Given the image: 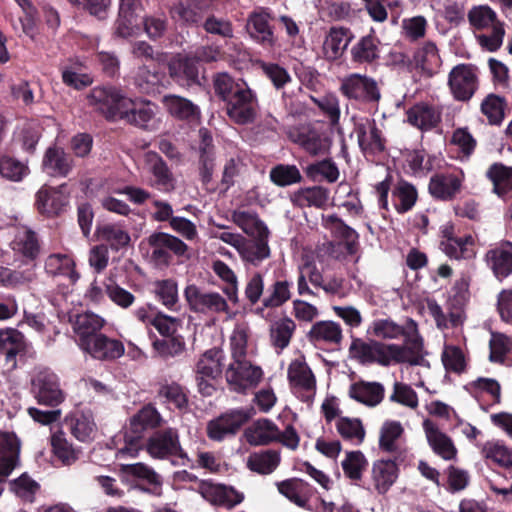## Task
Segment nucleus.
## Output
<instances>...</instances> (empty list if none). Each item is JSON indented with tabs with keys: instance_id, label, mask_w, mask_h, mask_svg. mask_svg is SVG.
I'll return each mask as SVG.
<instances>
[{
	"instance_id": "obj_3",
	"label": "nucleus",
	"mask_w": 512,
	"mask_h": 512,
	"mask_svg": "<svg viewBox=\"0 0 512 512\" xmlns=\"http://www.w3.org/2000/svg\"><path fill=\"white\" fill-rule=\"evenodd\" d=\"M215 95L224 102L229 119L237 125L253 124L258 116L259 100L256 92L243 79L235 80L227 72L213 76Z\"/></svg>"
},
{
	"instance_id": "obj_4",
	"label": "nucleus",
	"mask_w": 512,
	"mask_h": 512,
	"mask_svg": "<svg viewBox=\"0 0 512 512\" xmlns=\"http://www.w3.org/2000/svg\"><path fill=\"white\" fill-rule=\"evenodd\" d=\"M232 358L226 369V381L231 390L238 393H245L246 390L256 387L260 382L263 372L259 366H254L246 360V341L242 343H231Z\"/></svg>"
},
{
	"instance_id": "obj_29",
	"label": "nucleus",
	"mask_w": 512,
	"mask_h": 512,
	"mask_svg": "<svg viewBox=\"0 0 512 512\" xmlns=\"http://www.w3.org/2000/svg\"><path fill=\"white\" fill-rule=\"evenodd\" d=\"M94 236L101 245H107L108 250L115 252L128 247L131 241L128 231L116 223L98 224Z\"/></svg>"
},
{
	"instance_id": "obj_27",
	"label": "nucleus",
	"mask_w": 512,
	"mask_h": 512,
	"mask_svg": "<svg viewBox=\"0 0 512 512\" xmlns=\"http://www.w3.org/2000/svg\"><path fill=\"white\" fill-rule=\"evenodd\" d=\"M423 429L426 434L428 444L433 452L444 460H453L457 456V448L452 439L442 432L435 423L426 419L423 421Z\"/></svg>"
},
{
	"instance_id": "obj_36",
	"label": "nucleus",
	"mask_w": 512,
	"mask_h": 512,
	"mask_svg": "<svg viewBox=\"0 0 512 512\" xmlns=\"http://www.w3.org/2000/svg\"><path fill=\"white\" fill-rule=\"evenodd\" d=\"M45 272L52 277H64L69 285L79 279L74 260L66 254H51L45 260Z\"/></svg>"
},
{
	"instance_id": "obj_40",
	"label": "nucleus",
	"mask_w": 512,
	"mask_h": 512,
	"mask_svg": "<svg viewBox=\"0 0 512 512\" xmlns=\"http://www.w3.org/2000/svg\"><path fill=\"white\" fill-rule=\"evenodd\" d=\"M82 63L77 58H68L59 65L62 82L71 88L81 90L92 83L88 74L81 73Z\"/></svg>"
},
{
	"instance_id": "obj_47",
	"label": "nucleus",
	"mask_w": 512,
	"mask_h": 512,
	"mask_svg": "<svg viewBox=\"0 0 512 512\" xmlns=\"http://www.w3.org/2000/svg\"><path fill=\"white\" fill-rule=\"evenodd\" d=\"M307 178L313 182L325 180L328 183H335L339 178V169L331 158L310 163L304 168Z\"/></svg>"
},
{
	"instance_id": "obj_61",
	"label": "nucleus",
	"mask_w": 512,
	"mask_h": 512,
	"mask_svg": "<svg viewBox=\"0 0 512 512\" xmlns=\"http://www.w3.org/2000/svg\"><path fill=\"white\" fill-rule=\"evenodd\" d=\"M150 246L164 248L168 253L171 252L177 257H183L187 254L188 246L180 238L165 232H155L148 238Z\"/></svg>"
},
{
	"instance_id": "obj_1",
	"label": "nucleus",
	"mask_w": 512,
	"mask_h": 512,
	"mask_svg": "<svg viewBox=\"0 0 512 512\" xmlns=\"http://www.w3.org/2000/svg\"><path fill=\"white\" fill-rule=\"evenodd\" d=\"M88 99L94 110L110 122L124 120L130 125L147 128L155 115L150 102L135 101L114 86L94 87Z\"/></svg>"
},
{
	"instance_id": "obj_2",
	"label": "nucleus",
	"mask_w": 512,
	"mask_h": 512,
	"mask_svg": "<svg viewBox=\"0 0 512 512\" xmlns=\"http://www.w3.org/2000/svg\"><path fill=\"white\" fill-rule=\"evenodd\" d=\"M424 343L419 339L411 341V345L385 343L379 340L364 341L352 337L349 347L350 357L362 365L377 364L389 367L396 364L418 366L422 364Z\"/></svg>"
},
{
	"instance_id": "obj_30",
	"label": "nucleus",
	"mask_w": 512,
	"mask_h": 512,
	"mask_svg": "<svg viewBox=\"0 0 512 512\" xmlns=\"http://www.w3.org/2000/svg\"><path fill=\"white\" fill-rule=\"evenodd\" d=\"M149 172L153 176L151 186L157 190L170 193L175 189L176 180L164 159L157 153L148 156Z\"/></svg>"
},
{
	"instance_id": "obj_5",
	"label": "nucleus",
	"mask_w": 512,
	"mask_h": 512,
	"mask_svg": "<svg viewBox=\"0 0 512 512\" xmlns=\"http://www.w3.org/2000/svg\"><path fill=\"white\" fill-rule=\"evenodd\" d=\"M163 422V417L154 405H144L130 418L129 428L124 435L125 445L121 451L136 457L143 449L146 433L161 427Z\"/></svg>"
},
{
	"instance_id": "obj_13",
	"label": "nucleus",
	"mask_w": 512,
	"mask_h": 512,
	"mask_svg": "<svg viewBox=\"0 0 512 512\" xmlns=\"http://www.w3.org/2000/svg\"><path fill=\"white\" fill-rule=\"evenodd\" d=\"M198 493L214 506L232 509L244 501V494L232 486L216 484L209 480H200Z\"/></svg>"
},
{
	"instance_id": "obj_19",
	"label": "nucleus",
	"mask_w": 512,
	"mask_h": 512,
	"mask_svg": "<svg viewBox=\"0 0 512 512\" xmlns=\"http://www.w3.org/2000/svg\"><path fill=\"white\" fill-rule=\"evenodd\" d=\"M462 186L463 176L451 172H440L431 176L428 191L435 200L448 202L457 197Z\"/></svg>"
},
{
	"instance_id": "obj_18",
	"label": "nucleus",
	"mask_w": 512,
	"mask_h": 512,
	"mask_svg": "<svg viewBox=\"0 0 512 512\" xmlns=\"http://www.w3.org/2000/svg\"><path fill=\"white\" fill-rule=\"evenodd\" d=\"M441 248L451 259H472L475 257V241L472 235L455 236L454 226L448 224L442 229Z\"/></svg>"
},
{
	"instance_id": "obj_17",
	"label": "nucleus",
	"mask_w": 512,
	"mask_h": 512,
	"mask_svg": "<svg viewBox=\"0 0 512 512\" xmlns=\"http://www.w3.org/2000/svg\"><path fill=\"white\" fill-rule=\"evenodd\" d=\"M485 262L499 281L512 275V242L501 240L490 245L485 253Z\"/></svg>"
},
{
	"instance_id": "obj_41",
	"label": "nucleus",
	"mask_w": 512,
	"mask_h": 512,
	"mask_svg": "<svg viewBox=\"0 0 512 512\" xmlns=\"http://www.w3.org/2000/svg\"><path fill=\"white\" fill-rule=\"evenodd\" d=\"M169 73L172 79L181 86L198 84V67L195 60L190 57L180 58L169 64Z\"/></svg>"
},
{
	"instance_id": "obj_14",
	"label": "nucleus",
	"mask_w": 512,
	"mask_h": 512,
	"mask_svg": "<svg viewBox=\"0 0 512 512\" xmlns=\"http://www.w3.org/2000/svg\"><path fill=\"white\" fill-rule=\"evenodd\" d=\"M32 392L41 405L56 407L64 401V393L60 389L56 374L41 371L32 380Z\"/></svg>"
},
{
	"instance_id": "obj_49",
	"label": "nucleus",
	"mask_w": 512,
	"mask_h": 512,
	"mask_svg": "<svg viewBox=\"0 0 512 512\" xmlns=\"http://www.w3.org/2000/svg\"><path fill=\"white\" fill-rule=\"evenodd\" d=\"M507 106L505 97L490 93L482 100L480 110L490 125L500 126L505 119Z\"/></svg>"
},
{
	"instance_id": "obj_42",
	"label": "nucleus",
	"mask_w": 512,
	"mask_h": 512,
	"mask_svg": "<svg viewBox=\"0 0 512 512\" xmlns=\"http://www.w3.org/2000/svg\"><path fill=\"white\" fill-rule=\"evenodd\" d=\"M214 146L212 137L204 135L199 150V176L203 187L207 191H214V187H210L214 171Z\"/></svg>"
},
{
	"instance_id": "obj_37",
	"label": "nucleus",
	"mask_w": 512,
	"mask_h": 512,
	"mask_svg": "<svg viewBox=\"0 0 512 512\" xmlns=\"http://www.w3.org/2000/svg\"><path fill=\"white\" fill-rule=\"evenodd\" d=\"M323 220L327 229H330L336 237L344 240L346 252L349 255L356 254L359 248V234L336 214L328 215Z\"/></svg>"
},
{
	"instance_id": "obj_33",
	"label": "nucleus",
	"mask_w": 512,
	"mask_h": 512,
	"mask_svg": "<svg viewBox=\"0 0 512 512\" xmlns=\"http://www.w3.org/2000/svg\"><path fill=\"white\" fill-rule=\"evenodd\" d=\"M307 338L315 347L322 344L340 345L343 339L342 328L333 321H318L312 325Z\"/></svg>"
},
{
	"instance_id": "obj_54",
	"label": "nucleus",
	"mask_w": 512,
	"mask_h": 512,
	"mask_svg": "<svg viewBox=\"0 0 512 512\" xmlns=\"http://www.w3.org/2000/svg\"><path fill=\"white\" fill-rule=\"evenodd\" d=\"M292 283L286 279L274 281L266 290L262 304L267 308H278L291 299Z\"/></svg>"
},
{
	"instance_id": "obj_48",
	"label": "nucleus",
	"mask_w": 512,
	"mask_h": 512,
	"mask_svg": "<svg viewBox=\"0 0 512 512\" xmlns=\"http://www.w3.org/2000/svg\"><path fill=\"white\" fill-rule=\"evenodd\" d=\"M417 67L429 76L435 74L441 65L437 46L432 41L425 42L414 54Z\"/></svg>"
},
{
	"instance_id": "obj_51",
	"label": "nucleus",
	"mask_w": 512,
	"mask_h": 512,
	"mask_svg": "<svg viewBox=\"0 0 512 512\" xmlns=\"http://www.w3.org/2000/svg\"><path fill=\"white\" fill-rule=\"evenodd\" d=\"M379 43L378 38L371 34L362 37L351 49L352 60L359 64L373 63L379 59Z\"/></svg>"
},
{
	"instance_id": "obj_10",
	"label": "nucleus",
	"mask_w": 512,
	"mask_h": 512,
	"mask_svg": "<svg viewBox=\"0 0 512 512\" xmlns=\"http://www.w3.org/2000/svg\"><path fill=\"white\" fill-rule=\"evenodd\" d=\"M184 297L189 309L195 313H230L227 300L218 292H207L195 284L186 286Z\"/></svg>"
},
{
	"instance_id": "obj_31",
	"label": "nucleus",
	"mask_w": 512,
	"mask_h": 512,
	"mask_svg": "<svg viewBox=\"0 0 512 512\" xmlns=\"http://www.w3.org/2000/svg\"><path fill=\"white\" fill-rule=\"evenodd\" d=\"M244 436L252 446L269 445L276 442L279 436V428L273 421L260 418L246 428Z\"/></svg>"
},
{
	"instance_id": "obj_6",
	"label": "nucleus",
	"mask_w": 512,
	"mask_h": 512,
	"mask_svg": "<svg viewBox=\"0 0 512 512\" xmlns=\"http://www.w3.org/2000/svg\"><path fill=\"white\" fill-rule=\"evenodd\" d=\"M143 449L154 459L171 460L173 465L178 464L174 459H181V464L189 462V457L181 446L179 431L173 427H166L151 434L144 440Z\"/></svg>"
},
{
	"instance_id": "obj_64",
	"label": "nucleus",
	"mask_w": 512,
	"mask_h": 512,
	"mask_svg": "<svg viewBox=\"0 0 512 512\" xmlns=\"http://www.w3.org/2000/svg\"><path fill=\"white\" fill-rule=\"evenodd\" d=\"M483 456L504 468H512V450L500 441H488L482 447Z\"/></svg>"
},
{
	"instance_id": "obj_12",
	"label": "nucleus",
	"mask_w": 512,
	"mask_h": 512,
	"mask_svg": "<svg viewBox=\"0 0 512 512\" xmlns=\"http://www.w3.org/2000/svg\"><path fill=\"white\" fill-rule=\"evenodd\" d=\"M271 19L269 12L264 8H259L248 15L245 25L249 37L266 49L274 47L277 41L274 27L270 24Z\"/></svg>"
},
{
	"instance_id": "obj_59",
	"label": "nucleus",
	"mask_w": 512,
	"mask_h": 512,
	"mask_svg": "<svg viewBox=\"0 0 512 512\" xmlns=\"http://www.w3.org/2000/svg\"><path fill=\"white\" fill-rule=\"evenodd\" d=\"M295 330L296 324L289 317H284L276 321L270 329V339L272 345L276 349H279V351H282L289 346Z\"/></svg>"
},
{
	"instance_id": "obj_45",
	"label": "nucleus",
	"mask_w": 512,
	"mask_h": 512,
	"mask_svg": "<svg viewBox=\"0 0 512 512\" xmlns=\"http://www.w3.org/2000/svg\"><path fill=\"white\" fill-rule=\"evenodd\" d=\"M162 103L169 114L179 120H194L200 115V109L196 104L178 95H165Z\"/></svg>"
},
{
	"instance_id": "obj_16",
	"label": "nucleus",
	"mask_w": 512,
	"mask_h": 512,
	"mask_svg": "<svg viewBox=\"0 0 512 512\" xmlns=\"http://www.w3.org/2000/svg\"><path fill=\"white\" fill-rule=\"evenodd\" d=\"M288 380L293 388L300 390L302 402H313L316 394V378L311 368L304 361L294 360L288 367Z\"/></svg>"
},
{
	"instance_id": "obj_58",
	"label": "nucleus",
	"mask_w": 512,
	"mask_h": 512,
	"mask_svg": "<svg viewBox=\"0 0 512 512\" xmlns=\"http://www.w3.org/2000/svg\"><path fill=\"white\" fill-rule=\"evenodd\" d=\"M336 429L343 440L356 445H360L365 439L366 432L359 418L339 417Z\"/></svg>"
},
{
	"instance_id": "obj_22",
	"label": "nucleus",
	"mask_w": 512,
	"mask_h": 512,
	"mask_svg": "<svg viewBox=\"0 0 512 512\" xmlns=\"http://www.w3.org/2000/svg\"><path fill=\"white\" fill-rule=\"evenodd\" d=\"M82 351L95 360L115 361L124 355L125 347L119 339L109 337L101 332L88 342Z\"/></svg>"
},
{
	"instance_id": "obj_38",
	"label": "nucleus",
	"mask_w": 512,
	"mask_h": 512,
	"mask_svg": "<svg viewBox=\"0 0 512 512\" xmlns=\"http://www.w3.org/2000/svg\"><path fill=\"white\" fill-rule=\"evenodd\" d=\"M290 199L295 207L323 208L329 199V190L323 186L304 187L293 192Z\"/></svg>"
},
{
	"instance_id": "obj_63",
	"label": "nucleus",
	"mask_w": 512,
	"mask_h": 512,
	"mask_svg": "<svg viewBox=\"0 0 512 512\" xmlns=\"http://www.w3.org/2000/svg\"><path fill=\"white\" fill-rule=\"evenodd\" d=\"M341 465L347 478L352 481H359L362 479L363 472L367 469L368 460L359 450L348 451Z\"/></svg>"
},
{
	"instance_id": "obj_23",
	"label": "nucleus",
	"mask_w": 512,
	"mask_h": 512,
	"mask_svg": "<svg viewBox=\"0 0 512 512\" xmlns=\"http://www.w3.org/2000/svg\"><path fill=\"white\" fill-rule=\"evenodd\" d=\"M398 460L399 456H394L393 459H378L373 462L371 479L377 494L385 495L398 479Z\"/></svg>"
},
{
	"instance_id": "obj_28",
	"label": "nucleus",
	"mask_w": 512,
	"mask_h": 512,
	"mask_svg": "<svg viewBox=\"0 0 512 512\" xmlns=\"http://www.w3.org/2000/svg\"><path fill=\"white\" fill-rule=\"evenodd\" d=\"M74 166L73 158L58 146L49 147L43 156L42 168L52 177H67Z\"/></svg>"
},
{
	"instance_id": "obj_35",
	"label": "nucleus",
	"mask_w": 512,
	"mask_h": 512,
	"mask_svg": "<svg viewBox=\"0 0 512 512\" xmlns=\"http://www.w3.org/2000/svg\"><path fill=\"white\" fill-rule=\"evenodd\" d=\"M280 494L301 508H305L313 495V487L299 478L286 479L276 483Z\"/></svg>"
},
{
	"instance_id": "obj_60",
	"label": "nucleus",
	"mask_w": 512,
	"mask_h": 512,
	"mask_svg": "<svg viewBox=\"0 0 512 512\" xmlns=\"http://www.w3.org/2000/svg\"><path fill=\"white\" fill-rule=\"evenodd\" d=\"M213 272L226 283V286L223 288L224 294L228 297V299L237 304L238 299V280L234 271L222 260H216L212 264Z\"/></svg>"
},
{
	"instance_id": "obj_21",
	"label": "nucleus",
	"mask_w": 512,
	"mask_h": 512,
	"mask_svg": "<svg viewBox=\"0 0 512 512\" xmlns=\"http://www.w3.org/2000/svg\"><path fill=\"white\" fill-rule=\"evenodd\" d=\"M355 131L359 148L365 155L376 156L385 152L387 141L375 120L357 124Z\"/></svg>"
},
{
	"instance_id": "obj_50",
	"label": "nucleus",
	"mask_w": 512,
	"mask_h": 512,
	"mask_svg": "<svg viewBox=\"0 0 512 512\" xmlns=\"http://www.w3.org/2000/svg\"><path fill=\"white\" fill-rule=\"evenodd\" d=\"M11 245L14 251L21 253L30 260H34L40 251L37 234L28 227H22L18 230Z\"/></svg>"
},
{
	"instance_id": "obj_24",
	"label": "nucleus",
	"mask_w": 512,
	"mask_h": 512,
	"mask_svg": "<svg viewBox=\"0 0 512 512\" xmlns=\"http://www.w3.org/2000/svg\"><path fill=\"white\" fill-rule=\"evenodd\" d=\"M29 344L22 332L15 328L0 329V354L5 355L6 364L17 367V356H25Z\"/></svg>"
},
{
	"instance_id": "obj_9",
	"label": "nucleus",
	"mask_w": 512,
	"mask_h": 512,
	"mask_svg": "<svg viewBox=\"0 0 512 512\" xmlns=\"http://www.w3.org/2000/svg\"><path fill=\"white\" fill-rule=\"evenodd\" d=\"M339 91L349 100L364 104L378 105L381 92L375 79L352 73L341 80Z\"/></svg>"
},
{
	"instance_id": "obj_11",
	"label": "nucleus",
	"mask_w": 512,
	"mask_h": 512,
	"mask_svg": "<svg viewBox=\"0 0 512 512\" xmlns=\"http://www.w3.org/2000/svg\"><path fill=\"white\" fill-rule=\"evenodd\" d=\"M367 332L377 338L386 340L403 337V345H411V341L414 339H419L423 343V338L418 331L417 322L412 318H407L404 326L397 324L390 318L375 319Z\"/></svg>"
},
{
	"instance_id": "obj_55",
	"label": "nucleus",
	"mask_w": 512,
	"mask_h": 512,
	"mask_svg": "<svg viewBox=\"0 0 512 512\" xmlns=\"http://www.w3.org/2000/svg\"><path fill=\"white\" fill-rule=\"evenodd\" d=\"M404 429L398 421H386L380 430L379 448L383 452L398 454L400 457V448L397 440L402 436Z\"/></svg>"
},
{
	"instance_id": "obj_25",
	"label": "nucleus",
	"mask_w": 512,
	"mask_h": 512,
	"mask_svg": "<svg viewBox=\"0 0 512 512\" xmlns=\"http://www.w3.org/2000/svg\"><path fill=\"white\" fill-rule=\"evenodd\" d=\"M407 121L421 131H429L441 123L442 110L440 107L427 102L412 105L406 111Z\"/></svg>"
},
{
	"instance_id": "obj_62",
	"label": "nucleus",
	"mask_w": 512,
	"mask_h": 512,
	"mask_svg": "<svg viewBox=\"0 0 512 512\" xmlns=\"http://www.w3.org/2000/svg\"><path fill=\"white\" fill-rule=\"evenodd\" d=\"M30 173L27 163L12 156L3 155L0 157V175L12 182H20Z\"/></svg>"
},
{
	"instance_id": "obj_43",
	"label": "nucleus",
	"mask_w": 512,
	"mask_h": 512,
	"mask_svg": "<svg viewBox=\"0 0 512 512\" xmlns=\"http://www.w3.org/2000/svg\"><path fill=\"white\" fill-rule=\"evenodd\" d=\"M280 462L279 451L266 449L251 453L247 458V467L260 475H269L277 469Z\"/></svg>"
},
{
	"instance_id": "obj_34",
	"label": "nucleus",
	"mask_w": 512,
	"mask_h": 512,
	"mask_svg": "<svg viewBox=\"0 0 512 512\" xmlns=\"http://www.w3.org/2000/svg\"><path fill=\"white\" fill-rule=\"evenodd\" d=\"M104 320L93 313H83L76 316L73 330L78 337V345L82 350L88 342L101 333Z\"/></svg>"
},
{
	"instance_id": "obj_7",
	"label": "nucleus",
	"mask_w": 512,
	"mask_h": 512,
	"mask_svg": "<svg viewBox=\"0 0 512 512\" xmlns=\"http://www.w3.org/2000/svg\"><path fill=\"white\" fill-rule=\"evenodd\" d=\"M255 414L252 406L230 409L207 423V436L213 441H223L226 437L235 436Z\"/></svg>"
},
{
	"instance_id": "obj_53",
	"label": "nucleus",
	"mask_w": 512,
	"mask_h": 512,
	"mask_svg": "<svg viewBox=\"0 0 512 512\" xmlns=\"http://www.w3.org/2000/svg\"><path fill=\"white\" fill-rule=\"evenodd\" d=\"M392 196L398 200V202L394 203L395 210L399 214H404L414 207L418 198V192L413 184L401 179L392 190Z\"/></svg>"
},
{
	"instance_id": "obj_26",
	"label": "nucleus",
	"mask_w": 512,
	"mask_h": 512,
	"mask_svg": "<svg viewBox=\"0 0 512 512\" xmlns=\"http://www.w3.org/2000/svg\"><path fill=\"white\" fill-rule=\"evenodd\" d=\"M492 183V192L503 201H512V166L502 162L492 163L485 172Z\"/></svg>"
},
{
	"instance_id": "obj_46",
	"label": "nucleus",
	"mask_w": 512,
	"mask_h": 512,
	"mask_svg": "<svg viewBox=\"0 0 512 512\" xmlns=\"http://www.w3.org/2000/svg\"><path fill=\"white\" fill-rule=\"evenodd\" d=\"M153 350L162 358H174L182 354L186 348L185 339L181 334L159 338L154 332H149Z\"/></svg>"
},
{
	"instance_id": "obj_52",
	"label": "nucleus",
	"mask_w": 512,
	"mask_h": 512,
	"mask_svg": "<svg viewBox=\"0 0 512 512\" xmlns=\"http://www.w3.org/2000/svg\"><path fill=\"white\" fill-rule=\"evenodd\" d=\"M51 447L54 456L63 465H72L79 458V451L67 440L62 430H57L51 435Z\"/></svg>"
},
{
	"instance_id": "obj_32",
	"label": "nucleus",
	"mask_w": 512,
	"mask_h": 512,
	"mask_svg": "<svg viewBox=\"0 0 512 512\" xmlns=\"http://www.w3.org/2000/svg\"><path fill=\"white\" fill-rule=\"evenodd\" d=\"M384 393L385 389L381 383L360 380L350 385L348 395L356 402L375 407L382 402Z\"/></svg>"
},
{
	"instance_id": "obj_20",
	"label": "nucleus",
	"mask_w": 512,
	"mask_h": 512,
	"mask_svg": "<svg viewBox=\"0 0 512 512\" xmlns=\"http://www.w3.org/2000/svg\"><path fill=\"white\" fill-rule=\"evenodd\" d=\"M43 185L36 193L35 207L37 211L46 217L59 216L68 205V196L62 192V188Z\"/></svg>"
},
{
	"instance_id": "obj_39",
	"label": "nucleus",
	"mask_w": 512,
	"mask_h": 512,
	"mask_svg": "<svg viewBox=\"0 0 512 512\" xmlns=\"http://www.w3.org/2000/svg\"><path fill=\"white\" fill-rule=\"evenodd\" d=\"M225 355L221 348L213 347L206 350L196 363L195 373L217 379L221 376L224 367Z\"/></svg>"
},
{
	"instance_id": "obj_8",
	"label": "nucleus",
	"mask_w": 512,
	"mask_h": 512,
	"mask_svg": "<svg viewBox=\"0 0 512 512\" xmlns=\"http://www.w3.org/2000/svg\"><path fill=\"white\" fill-rule=\"evenodd\" d=\"M478 68L471 63H460L448 74V87L456 101L468 102L479 88Z\"/></svg>"
},
{
	"instance_id": "obj_57",
	"label": "nucleus",
	"mask_w": 512,
	"mask_h": 512,
	"mask_svg": "<svg viewBox=\"0 0 512 512\" xmlns=\"http://www.w3.org/2000/svg\"><path fill=\"white\" fill-rule=\"evenodd\" d=\"M240 255L245 262L258 266L263 260L270 257L268 238L246 241L240 249Z\"/></svg>"
},
{
	"instance_id": "obj_44",
	"label": "nucleus",
	"mask_w": 512,
	"mask_h": 512,
	"mask_svg": "<svg viewBox=\"0 0 512 512\" xmlns=\"http://www.w3.org/2000/svg\"><path fill=\"white\" fill-rule=\"evenodd\" d=\"M232 218L234 223L253 239L269 238L270 231L266 224L258 217L257 213L234 211Z\"/></svg>"
},
{
	"instance_id": "obj_56",
	"label": "nucleus",
	"mask_w": 512,
	"mask_h": 512,
	"mask_svg": "<svg viewBox=\"0 0 512 512\" xmlns=\"http://www.w3.org/2000/svg\"><path fill=\"white\" fill-rule=\"evenodd\" d=\"M269 178L278 187H288L303 181V176L296 165L283 163L270 169Z\"/></svg>"
},
{
	"instance_id": "obj_15",
	"label": "nucleus",
	"mask_w": 512,
	"mask_h": 512,
	"mask_svg": "<svg viewBox=\"0 0 512 512\" xmlns=\"http://www.w3.org/2000/svg\"><path fill=\"white\" fill-rule=\"evenodd\" d=\"M289 139L311 156L322 155L329 147L325 134L311 124L301 125L291 130Z\"/></svg>"
}]
</instances>
